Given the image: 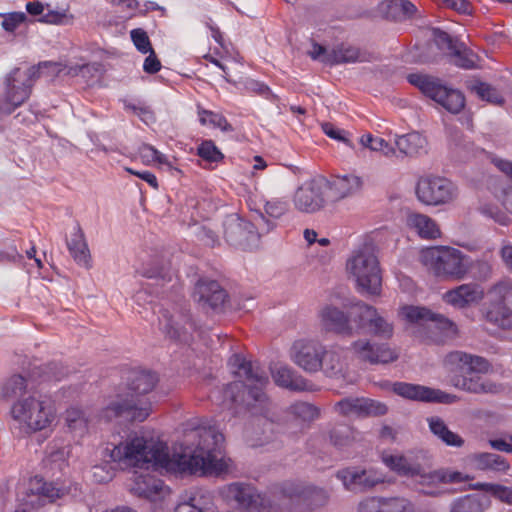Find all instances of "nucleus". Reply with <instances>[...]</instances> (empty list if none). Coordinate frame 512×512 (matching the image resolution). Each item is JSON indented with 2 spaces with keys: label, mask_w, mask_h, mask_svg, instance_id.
Listing matches in <instances>:
<instances>
[{
  "label": "nucleus",
  "mask_w": 512,
  "mask_h": 512,
  "mask_svg": "<svg viewBox=\"0 0 512 512\" xmlns=\"http://www.w3.org/2000/svg\"><path fill=\"white\" fill-rule=\"evenodd\" d=\"M158 382L155 373L133 369L126 377V392L118 394L100 413L99 418L107 422L123 419L129 422H143L152 412V402L148 394Z\"/></svg>",
  "instance_id": "7ed1b4c3"
},
{
  "label": "nucleus",
  "mask_w": 512,
  "mask_h": 512,
  "mask_svg": "<svg viewBox=\"0 0 512 512\" xmlns=\"http://www.w3.org/2000/svg\"><path fill=\"white\" fill-rule=\"evenodd\" d=\"M461 251L446 246H432L421 250L420 261L437 277L462 279L468 272V264Z\"/></svg>",
  "instance_id": "0eeeda50"
},
{
  "label": "nucleus",
  "mask_w": 512,
  "mask_h": 512,
  "mask_svg": "<svg viewBox=\"0 0 512 512\" xmlns=\"http://www.w3.org/2000/svg\"><path fill=\"white\" fill-rule=\"evenodd\" d=\"M245 89L248 92L255 93L272 103H277L279 100L278 96L272 92L270 87L261 81L249 79L245 82Z\"/></svg>",
  "instance_id": "13d9d810"
},
{
  "label": "nucleus",
  "mask_w": 512,
  "mask_h": 512,
  "mask_svg": "<svg viewBox=\"0 0 512 512\" xmlns=\"http://www.w3.org/2000/svg\"><path fill=\"white\" fill-rule=\"evenodd\" d=\"M331 58L326 59L329 66H334L343 63H357V62H368L370 61V54L361 51L359 48L340 44L330 50Z\"/></svg>",
  "instance_id": "72a5a7b5"
},
{
  "label": "nucleus",
  "mask_w": 512,
  "mask_h": 512,
  "mask_svg": "<svg viewBox=\"0 0 512 512\" xmlns=\"http://www.w3.org/2000/svg\"><path fill=\"white\" fill-rule=\"evenodd\" d=\"M281 493L291 504V512L313 511L324 506L329 498L328 492L316 486H302L295 483H285Z\"/></svg>",
  "instance_id": "4468645a"
},
{
  "label": "nucleus",
  "mask_w": 512,
  "mask_h": 512,
  "mask_svg": "<svg viewBox=\"0 0 512 512\" xmlns=\"http://www.w3.org/2000/svg\"><path fill=\"white\" fill-rule=\"evenodd\" d=\"M321 368L328 377H336L342 373V363L337 352L324 348L323 356H321Z\"/></svg>",
  "instance_id": "09e8293b"
},
{
  "label": "nucleus",
  "mask_w": 512,
  "mask_h": 512,
  "mask_svg": "<svg viewBox=\"0 0 512 512\" xmlns=\"http://www.w3.org/2000/svg\"><path fill=\"white\" fill-rule=\"evenodd\" d=\"M415 191L417 199L429 206L449 203L457 195V188L449 179L434 175L420 177Z\"/></svg>",
  "instance_id": "ddd939ff"
},
{
  "label": "nucleus",
  "mask_w": 512,
  "mask_h": 512,
  "mask_svg": "<svg viewBox=\"0 0 512 512\" xmlns=\"http://www.w3.org/2000/svg\"><path fill=\"white\" fill-rule=\"evenodd\" d=\"M131 40L136 49L142 53L147 54L151 51L152 45L147 32L142 28H135L130 31Z\"/></svg>",
  "instance_id": "680f3d73"
},
{
  "label": "nucleus",
  "mask_w": 512,
  "mask_h": 512,
  "mask_svg": "<svg viewBox=\"0 0 512 512\" xmlns=\"http://www.w3.org/2000/svg\"><path fill=\"white\" fill-rule=\"evenodd\" d=\"M335 410L343 416L377 417L388 412L383 402L365 397H346L335 404Z\"/></svg>",
  "instance_id": "aec40b11"
},
{
  "label": "nucleus",
  "mask_w": 512,
  "mask_h": 512,
  "mask_svg": "<svg viewBox=\"0 0 512 512\" xmlns=\"http://www.w3.org/2000/svg\"><path fill=\"white\" fill-rule=\"evenodd\" d=\"M321 319L325 328L341 335H352L353 327L349 317L339 308L326 306L321 311Z\"/></svg>",
  "instance_id": "2f4dec72"
},
{
  "label": "nucleus",
  "mask_w": 512,
  "mask_h": 512,
  "mask_svg": "<svg viewBox=\"0 0 512 512\" xmlns=\"http://www.w3.org/2000/svg\"><path fill=\"white\" fill-rule=\"evenodd\" d=\"M352 349L358 359L371 365L388 364L398 359V354L388 344L357 340L352 343Z\"/></svg>",
  "instance_id": "5701e85b"
},
{
  "label": "nucleus",
  "mask_w": 512,
  "mask_h": 512,
  "mask_svg": "<svg viewBox=\"0 0 512 512\" xmlns=\"http://www.w3.org/2000/svg\"><path fill=\"white\" fill-rule=\"evenodd\" d=\"M472 488L474 490L487 492L500 502L512 506V487L496 483L477 482L472 485Z\"/></svg>",
  "instance_id": "c03bdc74"
},
{
  "label": "nucleus",
  "mask_w": 512,
  "mask_h": 512,
  "mask_svg": "<svg viewBox=\"0 0 512 512\" xmlns=\"http://www.w3.org/2000/svg\"><path fill=\"white\" fill-rule=\"evenodd\" d=\"M392 391L405 399L427 403L453 404L459 400L457 395L446 393L440 389L407 382L393 383Z\"/></svg>",
  "instance_id": "a211bd4d"
},
{
  "label": "nucleus",
  "mask_w": 512,
  "mask_h": 512,
  "mask_svg": "<svg viewBox=\"0 0 512 512\" xmlns=\"http://www.w3.org/2000/svg\"><path fill=\"white\" fill-rule=\"evenodd\" d=\"M484 297L482 287L476 283L462 284L444 294V300L453 306L463 308L478 303Z\"/></svg>",
  "instance_id": "bb28decb"
},
{
  "label": "nucleus",
  "mask_w": 512,
  "mask_h": 512,
  "mask_svg": "<svg viewBox=\"0 0 512 512\" xmlns=\"http://www.w3.org/2000/svg\"><path fill=\"white\" fill-rule=\"evenodd\" d=\"M65 422L70 432L83 436L87 432L90 419L85 410L70 407L65 412Z\"/></svg>",
  "instance_id": "a19ab883"
},
{
  "label": "nucleus",
  "mask_w": 512,
  "mask_h": 512,
  "mask_svg": "<svg viewBox=\"0 0 512 512\" xmlns=\"http://www.w3.org/2000/svg\"><path fill=\"white\" fill-rule=\"evenodd\" d=\"M383 512H414L413 504L402 497H382Z\"/></svg>",
  "instance_id": "6e6d98bb"
},
{
  "label": "nucleus",
  "mask_w": 512,
  "mask_h": 512,
  "mask_svg": "<svg viewBox=\"0 0 512 512\" xmlns=\"http://www.w3.org/2000/svg\"><path fill=\"white\" fill-rule=\"evenodd\" d=\"M66 245L70 255L79 266L86 269L91 267L90 250L84 232L78 222H76L70 238L66 240Z\"/></svg>",
  "instance_id": "c756f323"
},
{
  "label": "nucleus",
  "mask_w": 512,
  "mask_h": 512,
  "mask_svg": "<svg viewBox=\"0 0 512 512\" xmlns=\"http://www.w3.org/2000/svg\"><path fill=\"white\" fill-rule=\"evenodd\" d=\"M271 375L275 384L279 387H283L291 391L310 390L311 383L287 366H280L271 370Z\"/></svg>",
  "instance_id": "473e14b6"
},
{
  "label": "nucleus",
  "mask_w": 512,
  "mask_h": 512,
  "mask_svg": "<svg viewBox=\"0 0 512 512\" xmlns=\"http://www.w3.org/2000/svg\"><path fill=\"white\" fill-rule=\"evenodd\" d=\"M354 429L347 424H337L329 432L330 442L337 449L349 447L355 439Z\"/></svg>",
  "instance_id": "a18cd8bd"
},
{
  "label": "nucleus",
  "mask_w": 512,
  "mask_h": 512,
  "mask_svg": "<svg viewBox=\"0 0 512 512\" xmlns=\"http://www.w3.org/2000/svg\"><path fill=\"white\" fill-rule=\"evenodd\" d=\"M40 370L41 373L39 376L42 381H60L67 374L65 368L56 362L48 363L44 367L40 368Z\"/></svg>",
  "instance_id": "bf43d9fd"
},
{
  "label": "nucleus",
  "mask_w": 512,
  "mask_h": 512,
  "mask_svg": "<svg viewBox=\"0 0 512 512\" xmlns=\"http://www.w3.org/2000/svg\"><path fill=\"white\" fill-rule=\"evenodd\" d=\"M164 482L147 472H134L131 492L138 497L153 499L162 490Z\"/></svg>",
  "instance_id": "7c9ffc66"
},
{
  "label": "nucleus",
  "mask_w": 512,
  "mask_h": 512,
  "mask_svg": "<svg viewBox=\"0 0 512 512\" xmlns=\"http://www.w3.org/2000/svg\"><path fill=\"white\" fill-rule=\"evenodd\" d=\"M198 438L191 454L170 457L168 446L144 437L134 436L119 443L112 451V458L125 460L140 469L165 470L188 475H205L225 470L223 461L224 436L215 427L197 426L193 431Z\"/></svg>",
  "instance_id": "f257e3e1"
},
{
  "label": "nucleus",
  "mask_w": 512,
  "mask_h": 512,
  "mask_svg": "<svg viewBox=\"0 0 512 512\" xmlns=\"http://www.w3.org/2000/svg\"><path fill=\"white\" fill-rule=\"evenodd\" d=\"M259 216L265 227H257L254 223L237 215L227 217L223 223L224 238L227 243L244 251L257 247L261 235L259 229L268 233L275 227V223L266 219L262 213H259Z\"/></svg>",
  "instance_id": "1a4fd4ad"
},
{
  "label": "nucleus",
  "mask_w": 512,
  "mask_h": 512,
  "mask_svg": "<svg viewBox=\"0 0 512 512\" xmlns=\"http://www.w3.org/2000/svg\"><path fill=\"white\" fill-rule=\"evenodd\" d=\"M350 317L357 328L381 339H390L393 335V325L378 314L376 308L364 302H357L350 312Z\"/></svg>",
  "instance_id": "dca6fc26"
},
{
  "label": "nucleus",
  "mask_w": 512,
  "mask_h": 512,
  "mask_svg": "<svg viewBox=\"0 0 512 512\" xmlns=\"http://www.w3.org/2000/svg\"><path fill=\"white\" fill-rule=\"evenodd\" d=\"M324 179L310 180L301 185L294 196V203L298 210L313 213L324 206Z\"/></svg>",
  "instance_id": "4be33fe9"
},
{
  "label": "nucleus",
  "mask_w": 512,
  "mask_h": 512,
  "mask_svg": "<svg viewBox=\"0 0 512 512\" xmlns=\"http://www.w3.org/2000/svg\"><path fill=\"white\" fill-rule=\"evenodd\" d=\"M385 464L400 476L415 478L421 488L419 492L425 496L439 497L448 490L440 489L437 484L461 483L470 479L459 471L450 469H438L426 472L424 467L415 462H411L404 456L390 455L384 458Z\"/></svg>",
  "instance_id": "39448f33"
},
{
  "label": "nucleus",
  "mask_w": 512,
  "mask_h": 512,
  "mask_svg": "<svg viewBox=\"0 0 512 512\" xmlns=\"http://www.w3.org/2000/svg\"><path fill=\"white\" fill-rule=\"evenodd\" d=\"M27 388L26 379L20 375L16 374L11 376L2 386V396L4 398L10 399L21 396Z\"/></svg>",
  "instance_id": "8fccbe9b"
},
{
  "label": "nucleus",
  "mask_w": 512,
  "mask_h": 512,
  "mask_svg": "<svg viewBox=\"0 0 512 512\" xmlns=\"http://www.w3.org/2000/svg\"><path fill=\"white\" fill-rule=\"evenodd\" d=\"M473 91L482 99L493 104H503L504 99L500 93L490 84L478 82L473 86Z\"/></svg>",
  "instance_id": "4d7b16f0"
},
{
  "label": "nucleus",
  "mask_w": 512,
  "mask_h": 512,
  "mask_svg": "<svg viewBox=\"0 0 512 512\" xmlns=\"http://www.w3.org/2000/svg\"><path fill=\"white\" fill-rule=\"evenodd\" d=\"M491 505L490 499L481 494H467L452 500L450 512H484Z\"/></svg>",
  "instance_id": "f704fd0d"
},
{
  "label": "nucleus",
  "mask_w": 512,
  "mask_h": 512,
  "mask_svg": "<svg viewBox=\"0 0 512 512\" xmlns=\"http://www.w3.org/2000/svg\"><path fill=\"white\" fill-rule=\"evenodd\" d=\"M449 56L450 61L460 68L473 69L476 67L477 55L462 42L456 45Z\"/></svg>",
  "instance_id": "37998d69"
},
{
  "label": "nucleus",
  "mask_w": 512,
  "mask_h": 512,
  "mask_svg": "<svg viewBox=\"0 0 512 512\" xmlns=\"http://www.w3.org/2000/svg\"><path fill=\"white\" fill-rule=\"evenodd\" d=\"M226 496L237 502L238 506L250 512L262 506V499L250 484L234 482L227 486Z\"/></svg>",
  "instance_id": "b1692460"
},
{
  "label": "nucleus",
  "mask_w": 512,
  "mask_h": 512,
  "mask_svg": "<svg viewBox=\"0 0 512 512\" xmlns=\"http://www.w3.org/2000/svg\"><path fill=\"white\" fill-rule=\"evenodd\" d=\"M199 122L202 125L210 124L214 128H219L223 132H233L234 127L228 122L226 117L220 113L206 109H199Z\"/></svg>",
  "instance_id": "49530a36"
},
{
  "label": "nucleus",
  "mask_w": 512,
  "mask_h": 512,
  "mask_svg": "<svg viewBox=\"0 0 512 512\" xmlns=\"http://www.w3.org/2000/svg\"><path fill=\"white\" fill-rule=\"evenodd\" d=\"M489 294L485 320L502 330H512V281H499Z\"/></svg>",
  "instance_id": "9b49d317"
},
{
  "label": "nucleus",
  "mask_w": 512,
  "mask_h": 512,
  "mask_svg": "<svg viewBox=\"0 0 512 512\" xmlns=\"http://www.w3.org/2000/svg\"><path fill=\"white\" fill-rule=\"evenodd\" d=\"M360 143L372 151L382 152L385 156L394 154V148L388 142L380 137H374L372 134L362 135Z\"/></svg>",
  "instance_id": "5fc2aeb1"
},
{
  "label": "nucleus",
  "mask_w": 512,
  "mask_h": 512,
  "mask_svg": "<svg viewBox=\"0 0 512 512\" xmlns=\"http://www.w3.org/2000/svg\"><path fill=\"white\" fill-rule=\"evenodd\" d=\"M197 155L210 163H218L223 160L224 155L212 140H204L197 148Z\"/></svg>",
  "instance_id": "603ef678"
},
{
  "label": "nucleus",
  "mask_w": 512,
  "mask_h": 512,
  "mask_svg": "<svg viewBox=\"0 0 512 512\" xmlns=\"http://www.w3.org/2000/svg\"><path fill=\"white\" fill-rule=\"evenodd\" d=\"M116 445H113L115 447ZM114 448L111 450L107 447L106 452H108V455L111 459V461H106L101 464H97L93 466V477L94 479L99 483H106L113 479L115 476V472L117 470V465L124 464L125 466H133L135 468H139L138 466H135L134 464H129L125 460H116L112 458L111 454Z\"/></svg>",
  "instance_id": "ea45409f"
},
{
  "label": "nucleus",
  "mask_w": 512,
  "mask_h": 512,
  "mask_svg": "<svg viewBox=\"0 0 512 512\" xmlns=\"http://www.w3.org/2000/svg\"><path fill=\"white\" fill-rule=\"evenodd\" d=\"M11 416L32 431L47 428L54 419V408L48 402L34 396L16 401L11 407Z\"/></svg>",
  "instance_id": "9d476101"
},
{
  "label": "nucleus",
  "mask_w": 512,
  "mask_h": 512,
  "mask_svg": "<svg viewBox=\"0 0 512 512\" xmlns=\"http://www.w3.org/2000/svg\"><path fill=\"white\" fill-rule=\"evenodd\" d=\"M229 363L235 368L233 374L240 380L226 386L225 397L254 416L252 425L260 432L255 431L257 437L251 446H263L285 432L284 424L275 418L273 404L264 392L269 383L268 374L258 363L248 361L239 354H234Z\"/></svg>",
  "instance_id": "f03ea898"
},
{
  "label": "nucleus",
  "mask_w": 512,
  "mask_h": 512,
  "mask_svg": "<svg viewBox=\"0 0 512 512\" xmlns=\"http://www.w3.org/2000/svg\"><path fill=\"white\" fill-rule=\"evenodd\" d=\"M377 11L387 20L401 22L412 19L417 8L408 0H383L378 4Z\"/></svg>",
  "instance_id": "c85d7f7f"
},
{
  "label": "nucleus",
  "mask_w": 512,
  "mask_h": 512,
  "mask_svg": "<svg viewBox=\"0 0 512 512\" xmlns=\"http://www.w3.org/2000/svg\"><path fill=\"white\" fill-rule=\"evenodd\" d=\"M160 329L171 339L188 344L192 340V334L197 330L190 309L183 305L176 314H171L168 309L160 310Z\"/></svg>",
  "instance_id": "2eb2a0df"
},
{
  "label": "nucleus",
  "mask_w": 512,
  "mask_h": 512,
  "mask_svg": "<svg viewBox=\"0 0 512 512\" xmlns=\"http://www.w3.org/2000/svg\"><path fill=\"white\" fill-rule=\"evenodd\" d=\"M489 294L485 320L502 330H512V281H499Z\"/></svg>",
  "instance_id": "f8f14e48"
},
{
  "label": "nucleus",
  "mask_w": 512,
  "mask_h": 512,
  "mask_svg": "<svg viewBox=\"0 0 512 512\" xmlns=\"http://www.w3.org/2000/svg\"><path fill=\"white\" fill-rule=\"evenodd\" d=\"M322 130L329 138L343 142L347 146H352L351 141L348 138L349 133L347 131L340 129L329 122L322 124Z\"/></svg>",
  "instance_id": "69168bd1"
},
{
  "label": "nucleus",
  "mask_w": 512,
  "mask_h": 512,
  "mask_svg": "<svg viewBox=\"0 0 512 512\" xmlns=\"http://www.w3.org/2000/svg\"><path fill=\"white\" fill-rule=\"evenodd\" d=\"M362 186L360 177L353 174L335 176L330 181L324 180V187L328 189L329 198L338 201L358 192Z\"/></svg>",
  "instance_id": "a878e982"
},
{
  "label": "nucleus",
  "mask_w": 512,
  "mask_h": 512,
  "mask_svg": "<svg viewBox=\"0 0 512 512\" xmlns=\"http://www.w3.org/2000/svg\"><path fill=\"white\" fill-rule=\"evenodd\" d=\"M407 81L452 114L460 113L465 107L464 94L457 89L447 87L439 78L411 73L407 76Z\"/></svg>",
  "instance_id": "6e6552de"
},
{
  "label": "nucleus",
  "mask_w": 512,
  "mask_h": 512,
  "mask_svg": "<svg viewBox=\"0 0 512 512\" xmlns=\"http://www.w3.org/2000/svg\"><path fill=\"white\" fill-rule=\"evenodd\" d=\"M472 460L480 470H491L494 472L505 473L510 467L505 457L495 453H476L473 455Z\"/></svg>",
  "instance_id": "58836bf2"
},
{
  "label": "nucleus",
  "mask_w": 512,
  "mask_h": 512,
  "mask_svg": "<svg viewBox=\"0 0 512 512\" xmlns=\"http://www.w3.org/2000/svg\"><path fill=\"white\" fill-rule=\"evenodd\" d=\"M211 504L210 493L203 490L195 491L188 501L179 503L174 512H206Z\"/></svg>",
  "instance_id": "79ce46f5"
},
{
  "label": "nucleus",
  "mask_w": 512,
  "mask_h": 512,
  "mask_svg": "<svg viewBox=\"0 0 512 512\" xmlns=\"http://www.w3.org/2000/svg\"><path fill=\"white\" fill-rule=\"evenodd\" d=\"M290 412L296 418L303 421H313L319 417V409L307 402H298L290 407Z\"/></svg>",
  "instance_id": "864d4df0"
},
{
  "label": "nucleus",
  "mask_w": 512,
  "mask_h": 512,
  "mask_svg": "<svg viewBox=\"0 0 512 512\" xmlns=\"http://www.w3.org/2000/svg\"><path fill=\"white\" fill-rule=\"evenodd\" d=\"M426 138L418 132H411L398 136L395 145L398 150L406 156H417L426 152Z\"/></svg>",
  "instance_id": "e433bc0d"
},
{
  "label": "nucleus",
  "mask_w": 512,
  "mask_h": 512,
  "mask_svg": "<svg viewBox=\"0 0 512 512\" xmlns=\"http://www.w3.org/2000/svg\"><path fill=\"white\" fill-rule=\"evenodd\" d=\"M427 422L430 431L447 446L462 447L464 445V439L457 433L452 432L440 417H429Z\"/></svg>",
  "instance_id": "4c0bfd02"
},
{
  "label": "nucleus",
  "mask_w": 512,
  "mask_h": 512,
  "mask_svg": "<svg viewBox=\"0 0 512 512\" xmlns=\"http://www.w3.org/2000/svg\"><path fill=\"white\" fill-rule=\"evenodd\" d=\"M347 270L355 278L361 293L378 295L381 292L382 276L379 261L372 245H363L347 261Z\"/></svg>",
  "instance_id": "423d86ee"
},
{
  "label": "nucleus",
  "mask_w": 512,
  "mask_h": 512,
  "mask_svg": "<svg viewBox=\"0 0 512 512\" xmlns=\"http://www.w3.org/2000/svg\"><path fill=\"white\" fill-rule=\"evenodd\" d=\"M289 209V202L284 199H272L265 203V213L273 218L278 219L283 216Z\"/></svg>",
  "instance_id": "e2e57ef3"
},
{
  "label": "nucleus",
  "mask_w": 512,
  "mask_h": 512,
  "mask_svg": "<svg viewBox=\"0 0 512 512\" xmlns=\"http://www.w3.org/2000/svg\"><path fill=\"white\" fill-rule=\"evenodd\" d=\"M30 490L37 496L39 504L53 503L57 499L69 494L71 487L59 485L55 482H47L43 478L35 476L30 482Z\"/></svg>",
  "instance_id": "cd10ccee"
},
{
  "label": "nucleus",
  "mask_w": 512,
  "mask_h": 512,
  "mask_svg": "<svg viewBox=\"0 0 512 512\" xmlns=\"http://www.w3.org/2000/svg\"><path fill=\"white\" fill-rule=\"evenodd\" d=\"M26 19L27 17L24 12L7 13L4 15L2 28L7 32L13 33L20 24L26 21Z\"/></svg>",
  "instance_id": "338daca9"
},
{
  "label": "nucleus",
  "mask_w": 512,
  "mask_h": 512,
  "mask_svg": "<svg viewBox=\"0 0 512 512\" xmlns=\"http://www.w3.org/2000/svg\"><path fill=\"white\" fill-rule=\"evenodd\" d=\"M479 211L482 215H484L487 218L493 219L495 222L501 224V225H507L508 223V216L505 212H503L498 206L491 205V204H485L482 205L479 208Z\"/></svg>",
  "instance_id": "0e129e2a"
},
{
  "label": "nucleus",
  "mask_w": 512,
  "mask_h": 512,
  "mask_svg": "<svg viewBox=\"0 0 512 512\" xmlns=\"http://www.w3.org/2000/svg\"><path fill=\"white\" fill-rule=\"evenodd\" d=\"M407 225L423 239H436L440 236L436 222L427 215L410 213L407 216Z\"/></svg>",
  "instance_id": "c9c22d12"
},
{
  "label": "nucleus",
  "mask_w": 512,
  "mask_h": 512,
  "mask_svg": "<svg viewBox=\"0 0 512 512\" xmlns=\"http://www.w3.org/2000/svg\"><path fill=\"white\" fill-rule=\"evenodd\" d=\"M336 478L342 482L347 491L353 493L368 492L385 482V476L382 472L374 468H362L359 466L340 469L336 473Z\"/></svg>",
  "instance_id": "f3484780"
},
{
  "label": "nucleus",
  "mask_w": 512,
  "mask_h": 512,
  "mask_svg": "<svg viewBox=\"0 0 512 512\" xmlns=\"http://www.w3.org/2000/svg\"><path fill=\"white\" fill-rule=\"evenodd\" d=\"M26 11L28 12V14L32 16L42 15V17L39 20L44 23L59 24L65 17V14L63 12L53 10H49L46 14H43L44 6L39 1L28 2L26 4Z\"/></svg>",
  "instance_id": "de8ad7c7"
},
{
  "label": "nucleus",
  "mask_w": 512,
  "mask_h": 512,
  "mask_svg": "<svg viewBox=\"0 0 512 512\" xmlns=\"http://www.w3.org/2000/svg\"><path fill=\"white\" fill-rule=\"evenodd\" d=\"M432 34L434 42L438 48L446 51L448 55L459 43L457 39H454L447 32L441 30L440 28H433Z\"/></svg>",
  "instance_id": "052dcab7"
},
{
  "label": "nucleus",
  "mask_w": 512,
  "mask_h": 512,
  "mask_svg": "<svg viewBox=\"0 0 512 512\" xmlns=\"http://www.w3.org/2000/svg\"><path fill=\"white\" fill-rule=\"evenodd\" d=\"M444 364L451 384L460 390L475 394H496L502 390L501 384L478 375L491 369L489 361L482 356L453 351L446 355Z\"/></svg>",
  "instance_id": "20e7f679"
},
{
  "label": "nucleus",
  "mask_w": 512,
  "mask_h": 512,
  "mask_svg": "<svg viewBox=\"0 0 512 512\" xmlns=\"http://www.w3.org/2000/svg\"><path fill=\"white\" fill-rule=\"evenodd\" d=\"M227 291L216 281L199 278L194 285L193 300L203 310L222 311L228 300Z\"/></svg>",
  "instance_id": "6ab92c4d"
},
{
  "label": "nucleus",
  "mask_w": 512,
  "mask_h": 512,
  "mask_svg": "<svg viewBox=\"0 0 512 512\" xmlns=\"http://www.w3.org/2000/svg\"><path fill=\"white\" fill-rule=\"evenodd\" d=\"M325 346L314 340H298L291 349L294 363L305 372L315 373L321 368Z\"/></svg>",
  "instance_id": "412c9836"
},
{
  "label": "nucleus",
  "mask_w": 512,
  "mask_h": 512,
  "mask_svg": "<svg viewBox=\"0 0 512 512\" xmlns=\"http://www.w3.org/2000/svg\"><path fill=\"white\" fill-rule=\"evenodd\" d=\"M357 512H383L382 497H367L358 504Z\"/></svg>",
  "instance_id": "774afa93"
},
{
  "label": "nucleus",
  "mask_w": 512,
  "mask_h": 512,
  "mask_svg": "<svg viewBox=\"0 0 512 512\" xmlns=\"http://www.w3.org/2000/svg\"><path fill=\"white\" fill-rule=\"evenodd\" d=\"M141 275L148 279H157L163 282H170L172 279L171 269L168 265L153 262L143 267Z\"/></svg>",
  "instance_id": "3c124183"
},
{
  "label": "nucleus",
  "mask_w": 512,
  "mask_h": 512,
  "mask_svg": "<svg viewBox=\"0 0 512 512\" xmlns=\"http://www.w3.org/2000/svg\"><path fill=\"white\" fill-rule=\"evenodd\" d=\"M404 316L411 323L432 322L436 328L444 332H454L455 324L439 313H434L426 307L407 306L404 308Z\"/></svg>",
  "instance_id": "393cba45"
}]
</instances>
